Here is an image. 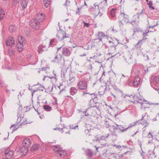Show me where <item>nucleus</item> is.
<instances>
[{
  "instance_id": "c756f323",
  "label": "nucleus",
  "mask_w": 159,
  "mask_h": 159,
  "mask_svg": "<svg viewBox=\"0 0 159 159\" xmlns=\"http://www.w3.org/2000/svg\"><path fill=\"white\" fill-rule=\"evenodd\" d=\"M58 52H56L55 53V57L54 58V59L52 61V62L57 63L59 62V61H60V60H61V57H60V58H58V57L57 53Z\"/></svg>"
},
{
  "instance_id": "412c9836",
  "label": "nucleus",
  "mask_w": 159,
  "mask_h": 159,
  "mask_svg": "<svg viewBox=\"0 0 159 159\" xmlns=\"http://www.w3.org/2000/svg\"><path fill=\"white\" fill-rule=\"evenodd\" d=\"M22 144L25 146L30 147L31 145V142L30 140L29 139H25L23 141Z\"/></svg>"
},
{
  "instance_id": "864d4df0",
  "label": "nucleus",
  "mask_w": 159,
  "mask_h": 159,
  "mask_svg": "<svg viewBox=\"0 0 159 159\" xmlns=\"http://www.w3.org/2000/svg\"><path fill=\"white\" fill-rule=\"evenodd\" d=\"M92 131H90L87 129H85L84 132L86 134L88 135H91V133L92 132Z\"/></svg>"
},
{
  "instance_id": "4c0bfd02",
  "label": "nucleus",
  "mask_w": 159,
  "mask_h": 159,
  "mask_svg": "<svg viewBox=\"0 0 159 159\" xmlns=\"http://www.w3.org/2000/svg\"><path fill=\"white\" fill-rule=\"evenodd\" d=\"M125 13L124 12H122L121 11L120 12V14L118 16V19L119 21H121L123 20V17H124V15Z\"/></svg>"
},
{
  "instance_id": "20e7f679",
  "label": "nucleus",
  "mask_w": 159,
  "mask_h": 159,
  "mask_svg": "<svg viewBox=\"0 0 159 159\" xmlns=\"http://www.w3.org/2000/svg\"><path fill=\"white\" fill-rule=\"evenodd\" d=\"M140 79L139 76H136L133 80L130 79L128 80L127 84L131 86H137L139 85L140 82Z\"/></svg>"
},
{
  "instance_id": "79ce46f5",
  "label": "nucleus",
  "mask_w": 159,
  "mask_h": 159,
  "mask_svg": "<svg viewBox=\"0 0 159 159\" xmlns=\"http://www.w3.org/2000/svg\"><path fill=\"white\" fill-rule=\"evenodd\" d=\"M85 129H87L88 130H89L90 131H93V130L91 129V126L89 124H86L85 125Z\"/></svg>"
},
{
  "instance_id": "bb28decb",
  "label": "nucleus",
  "mask_w": 159,
  "mask_h": 159,
  "mask_svg": "<svg viewBox=\"0 0 159 159\" xmlns=\"http://www.w3.org/2000/svg\"><path fill=\"white\" fill-rule=\"evenodd\" d=\"M70 92L71 95H74L77 93V89L75 87H72L70 89Z\"/></svg>"
},
{
  "instance_id": "f8f14e48",
  "label": "nucleus",
  "mask_w": 159,
  "mask_h": 159,
  "mask_svg": "<svg viewBox=\"0 0 159 159\" xmlns=\"http://www.w3.org/2000/svg\"><path fill=\"white\" fill-rule=\"evenodd\" d=\"M108 0H102V1L101 2L99 6H98L101 9L104 10L107 8L108 3L107 1Z\"/></svg>"
},
{
  "instance_id": "aec40b11",
  "label": "nucleus",
  "mask_w": 159,
  "mask_h": 159,
  "mask_svg": "<svg viewBox=\"0 0 159 159\" xmlns=\"http://www.w3.org/2000/svg\"><path fill=\"white\" fill-rule=\"evenodd\" d=\"M158 21L157 20H152L151 22V25H150L146 29H148L149 30L150 28H154L156 26H157L158 25Z\"/></svg>"
},
{
  "instance_id": "dca6fc26",
  "label": "nucleus",
  "mask_w": 159,
  "mask_h": 159,
  "mask_svg": "<svg viewBox=\"0 0 159 159\" xmlns=\"http://www.w3.org/2000/svg\"><path fill=\"white\" fill-rule=\"evenodd\" d=\"M151 31H150L148 29H146L145 30V31L142 34L143 38L141 39V40L144 43L145 42V41L148 38L146 37L147 36H148V33H149V32H151Z\"/></svg>"
},
{
  "instance_id": "8fccbe9b",
  "label": "nucleus",
  "mask_w": 159,
  "mask_h": 159,
  "mask_svg": "<svg viewBox=\"0 0 159 159\" xmlns=\"http://www.w3.org/2000/svg\"><path fill=\"white\" fill-rule=\"evenodd\" d=\"M137 122H133V123H130L129 125V126L127 127V129H129V128L131 127H132L133 126H135Z\"/></svg>"
},
{
  "instance_id": "13d9d810",
  "label": "nucleus",
  "mask_w": 159,
  "mask_h": 159,
  "mask_svg": "<svg viewBox=\"0 0 159 159\" xmlns=\"http://www.w3.org/2000/svg\"><path fill=\"white\" fill-rule=\"evenodd\" d=\"M63 128H56L54 129V130H58L59 131H62V132H64V130H63V129H65V127L63 126Z\"/></svg>"
},
{
  "instance_id": "473e14b6",
  "label": "nucleus",
  "mask_w": 159,
  "mask_h": 159,
  "mask_svg": "<svg viewBox=\"0 0 159 159\" xmlns=\"http://www.w3.org/2000/svg\"><path fill=\"white\" fill-rule=\"evenodd\" d=\"M110 159H119V156L116 153H112L110 155Z\"/></svg>"
},
{
  "instance_id": "a878e982",
  "label": "nucleus",
  "mask_w": 159,
  "mask_h": 159,
  "mask_svg": "<svg viewBox=\"0 0 159 159\" xmlns=\"http://www.w3.org/2000/svg\"><path fill=\"white\" fill-rule=\"evenodd\" d=\"M5 154L6 157H7V158L9 159L11 158L12 156L14 154V152L12 150H9L7 152L6 151L5 152Z\"/></svg>"
},
{
  "instance_id": "9d476101",
  "label": "nucleus",
  "mask_w": 159,
  "mask_h": 159,
  "mask_svg": "<svg viewBox=\"0 0 159 159\" xmlns=\"http://www.w3.org/2000/svg\"><path fill=\"white\" fill-rule=\"evenodd\" d=\"M85 94H88L89 95V97L90 100L93 99V101L95 103H97V101L98 100V98L97 97L96 94H95L94 93H86L84 92L82 95L84 96Z\"/></svg>"
},
{
  "instance_id": "1a4fd4ad",
  "label": "nucleus",
  "mask_w": 159,
  "mask_h": 159,
  "mask_svg": "<svg viewBox=\"0 0 159 159\" xmlns=\"http://www.w3.org/2000/svg\"><path fill=\"white\" fill-rule=\"evenodd\" d=\"M31 26L35 30L39 29L40 27V22L37 19H34L30 22Z\"/></svg>"
},
{
  "instance_id": "ddd939ff",
  "label": "nucleus",
  "mask_w": 159,
  "mask_h": 159,
  "mask_svg": "<svg viewBox=\"0 0 159 159\" xmlns=\"http://www.w3.org/2000/svg\"><path fill=\"white\" fill-rule=\"evenodd\" d=\"M83 113H84V116H91L93 113L95 112V111L92 108H87L84 111Z\"/></svg>"
},
{
  "instance_id": "3c124183",
  "label": "nucleus",
  "mask_w": 159,
  "mask_h": 159,
  "mask_svg": "<svg viewBox=\"0 0 159 159\" xmlns=\"http://www.w3.org/2000/svg\"><path fill=\"white\" fill-rule=\"evenodd\" d=\"M21 120H22V122L20 124V125H23L25 124H28L29 123L26 122V120L25 119L22 118Z\"/></svg>"
},
{
  "instance_id": "e433bc0d",
  "label": "nucleus",
  "mask_w": 159,
  "mask_h": 159,
  "mask_svg": "<svg viewBox=\"0 0 159 159\" xmlns=\"http://www.w3.org/2000/svg\"><path fill=\"white\" fill-rule=\"evenodd\" d=\"M119 96H120L121 97L125 98L126 97H131L132 98H133L134 97V96L132 95H125L124 93H123L122 91H121V92L120 93V95Z\"/></svg>"
},
{
  "instance_id": "2eb2a0df",
  "label": "nucleus",
  "mask_w": 159,
  "mask_h": 159,
  "mask_svg": "<svg viewBox=\"0 0 159 159\" xmlns=\"http://www.w3.org/2000/svg\"><path fill=\"white\" fill-rule=\"evenodd\" d=\"M83 149H84L85 154L88 156L89 159H90L91 158L93 155V152L92 150L89 148L84 149V148H83Z\"/></svg>"
},
{
  "instance_id": "7c9ffc66",
  "label": "nucleus",
  "mask_w": 159,
  "mask_h": 159,
  "mask_svg": "<svg viewBox=\"0 0 159 159\" xmlns=\"http://www.w3.org/2000/svg\"><path fill=\"white\" fill-rule=\"evenodd\" d=\"M147 4L148 5L149 8L150 10L155 9V7L152 6L153 2L152 1H149L147 3Z\"/></svg>"
},
{
  "instance_id": "774afa93",
  "label": "nucleus",
  "mask_w": 159,
  "mask_h": 159,
  "mask_svg": "<svg viewBox=\"0 0 159 159\" xmlns=\"http://www.w3.org/2000/svg\"><path fill=\"white\" fill-rule=\"evenodd\" d=\"M104 89L105 90H107V89L109 90L110 89V88H109V85H108L107 84H106L105 88V89Z\"/></svg>"
},
{
  "instance_id": "2f4dec72",
  "label": "nucleus",
  "mask_w": 159,
  "mask_h": 159,
  "mask_svg": "<svg viewBox=\"0 0 159 159\" xmlns=\"http://www.w3.org/2000/svg\"><path fill=\"white\" fill-rule=\"evenodd\" d=\"M16 27L13 25H10L9 28V31L10 33L13 32L16 30Z\"/></svg>"
},
{
  "instance_id": "69168bd1",
  "label": "nucleus",
  "mask_w": 159,
  "mask_h": 159,
  "mask_svg": "<svg viewBox=\"0 0 159 159\" xmlns=\"http://www.w3.org/2000/svg\"><path fill=\"white\" fill-rule=\"evenodd\" d=\"M99 137H97V136H96L95 137L94 140H93L94 141H95L96 142H98L99 143Z\"/></svg>"
},
{
  "instance_id": "09e8293b",
  "label": "nucleus",
  "mask_w": 159,
  "mask_h": 159,
  "mask_svg": "<svg viewBox=\"0 0 159 159\" xmlns=\"http://www.w3.org/2000/svg\"><path fill=\"white\" fill-rule=\"evenodd\" d=\"M102 13L100 12V10L99 9H97V12L94 13L95 16H99V17L102 16Z\"/></svg>"
},
{
  "instance_id": "39448f33",
  "label": "nucleus",
  "mask_w": 159,
  "mask_h": 159,
  "mask_svg": "<svg viewBox=\"0 0 159 159\" xmlns=\"http://www.w3.org/2000/svg\"><path fill=\"white\" fill-rule=\"evenodd\" d=\"M139 22L135 20L131 21L129 23L131 24L133 28V34L136 32H142V29L139 27Z\"/></svg>"
},
{
  "instance_id": "052dcab7",
  "label": "nucleus",
  "mask_w": 159,
  "mask_h": 159,
  "mask_svg": "<svg viewBox=\"0 0 159 159\" xmlns=\"http://www.w3.org/2000/svg\"><path fill=\"white\" fill-rule=\"evenodd\" d=\"M119 24L120 28L121 29H123V28L124 24L121 22V21H119Z\"/></svg>"
},
{
  "instance_id": "423d86ee",
  "label": "nucleus",
  "mask_w": 159,
  "mask_h": 159,
  "mask_svg": "<svg viewBox=\"0 0 159 159\" xmlns=\"http://www.w3.org/2000/svg\"><path fill=\"white\" fill-rule=\"evenodd\" d=\"M57 52H59L60 50H61L62 55L64 56L69 57L71 54L70 50L68 48L63 47V45L60 47L57 48Z\"/></svg>"
},
{
  "instance_id": "72a5a7b5",
  "label": "nucleus",
  "mask_w": 159,
  "mask_h": 159,
  "mask_svg": "<svg viewBox=\"0 0 159 159\" xmlns=\"http://www.w3.org/2000/svg\"><path fill=\"white\" fill-rule=\"evenodd\" d=\"M144 43L141 40H140L139 42L135 45V46L136 48H141L142 45Z\"/></svg>"
},
{
  "instance_id": "e2e57ef3",
  "label": "nucleus",
  "mask_w": 159,
  "mask_h": 159,
  "mask_svg": "<svg viewBox=\"0 0 159 159\" xmlns=\"http://www.w3.org/2000/svg\"><path fill=\"white\" fill-rule=\"evenodd\" d=\"M81 9V7L80 8L78 7L77 8V10L76 11L75 14L76 15H79L80 16V9Z\"/></svg>"
},
{
  "instance_id": "f704fd0d",
  "label": "nucleus",
  "mask_w": 159,
  "mask_h": 159,
  "mask_svg": "<svg viewBox=\"0 0 159 159\" xmlns=\"http://www.w3.org/2000/svg\"><path fill=\"white\" fill-rule=\"evenodd\" d=\"M43 108L44 109L47 111H50L52 110V107L49 105H44L43 106Z\"/></svg>"
},
{
  "instance_id": "6e6d98bb",
  "label": "nucleus",
  "mask_w": 159,
  "mask_h": 159,
  "mask_svg": "<svg viewBox=\"0 0 159 159\" xmlns=\"http://www.w3.org/2000/svg\"><path fill=\"white\" fill-rule=\"evenodd\" d=\"M125 60H126V62L128 64H130L132 62V60L131 57H129V58H126L125 59Z\"/></svg>"
},
{
  "instance_id": "6ab92c4d",
  "label": "nucleus",
  "mask_w": 159,
  "mask_h": 159,
  "mask_svg": "<svg viewBox=\"0 0 159 159\" xmlns=\"http://www.w3.org/2000/svg\"><path fill=\"white\" fill-rule=\"evenodd\" d=\"M45 15L44 14H38L37 16V20L41 22L45 19Z\"/></svg>"
},
{
  "instance_id": "4be33fe9",
  "label": "nucleus",
  "mask_w": 159,
  "mask_h": 159,
  "mask_svg": "<svg viewBox=\"0 0 159 159\" xmlns=\"http://www.w3.org/2000/svg\"><path fill=\"white\" fill-rule=\"evenodd\" d=\"M116 126L120 132H124L127 130V128L124 125H116Z\"/></svg>"
},
{
  "instance_id": "a211bd4d",
  "label": "nucleus",
  "mask_w": 159,
  "mask_h": 159,
  "mask_svg": "<svg viewBox=\"0 0 159 159\" xmlns=\"http://www.w3.org/2000/svg\"><path fill=\"white\" fill-rule=\"evenodd\" d=\"M97 36L98 38V39L99 40V41L101 42L102 41V39L105 37L107 36V35L105 34L103 32H98V33Z\"/></svg>"
},
{
  "instance_id": "0eeeda50",
  "label": "nucleus",
  "mask_w": 159,
  "mask_h": 159,
  "mask_svg": "<svg viewBox=\"0 0 159 159\" xmlns=\"http://www.w3.org/2000/svg\"><path fill=\"white\" fill-rule=\"evenodd\" d=\"M53 150L56 152H59V153L58 154L61 157H64L66 155V151L62 149V148H61L59 145H54Z\"/></svg>"
},
{
  "instance_id": "a18cd8bd",
  "label": "nucleus",
  "mask_w": 159,
  "mask_h": 159,
  "mask_svg": "<svg viewBox=\"0 0 159 159\" xmlns=\"http://www.w3.org/2000/svg\"><path fill=\"white\" fill-rule=\"evenodd\" d=\"M121 90L118 89H115V93L117 96H119Z\"/></svg>"
},
{
  "instance_id": "37998d69",
  "label": "nucleus",
  "mask_w": 159,
  "mask_h": 159,
  "mask_svg": "<svg viewBox=\"0 0 159 159\" xmlns=\"http://www.w3.org/2000/svg\"><path fill=\"white\" fill-rule=\"evenodd\" d=\"M100 91H99V94L100 95H102L105 93V90L102 87L101 88H100Z\"/></svg>"
},
{
  "instance_id": "58836bf2",
  "label": "nucleus",
  "mask_w": 159,
  "mask_h": 159,
  "mask_svg": "<svg viewBox=\"0 0 159 159\" xmlns=\"http://www.w3.org/2000/svg\"><path fill=\"white\" fill-rule=\"evenodd\" d=\"M43 2L45 7L46 8L48 7L50 3V0H43Z\"/></svg>"
},
{
  "instance_id": "49530a36",
  "label": "nucleus",
  "mask_w": 159,
  "mask_h": 159,
  "mask_svg": "<svg viewBox=\"0 0 159 159\" xmlns=\"http://www.w3.org/2000/svg\"><path fill=\"white\" fill-rule=\"evenodd\" d=\"M57 42V40L56 39H53L50 40L49 43V46H52V43H56Z\"/></svg>"
},
{
  "instance_id": "5701e85b",
  "label": "nucleus",
  "mask_w": 159,
  "mask_h": 159,
  "mask_svg": "<svg viewBox=\"0 0 159 159\" xmlns=\"http://www.w3.org/2000/svg\"><path fill=\"white\" fill-rule=\"evenodd\" d=\"M39 147L40 145L39 144L35 143L32 145L30 150L32 152H36L39 150Z\"/></svg>"
},
{
  "instance_id": "f03ea898",
  "label": "nucleus",
  "mask_w": 159,
  "mask_h": 159,
  "mask_svg": "<svg viewBox=\"0 0 159 159\" xmlns=\"http://www.w3.org/2000/svg\"><path fill=\"white\" fill-rule=\"evenodd\" d=\"M61 31L58 32L57 34V36L59 40H61L66 39V41H70V39L68 35H66V32L62 30H60Z\"/></svg>"
},
{
  "instance_id": "c03bdc74",
  "label": "nucleus",
  "mask_w": 159,
  "mask_h": 159,
  "mask_svg": "<svg viewBox=\"0 0 159 159\" xmlns=\"http://www.w3.org/2000/svg\"><path fill=\"white\" fill-rule=\"evenodd\" d=\"M154 11L152 12L154 15L157 16V15L159 14V10H158L157 8H155V10H153Z\"/></svg>"
},
{
  "instance_id": "b1692460",
  "label": "nucleus",
  "mask_w": 159,
  "mask_h": 159,
  "mask_svg": "<svg viewBox=\"0 0 159 159\" xmlns=\"http://www.w3.org/2000/svg\"><path fill=\"white\" fill-rule=\"evenodd\" d=\"M28 148H29L28 147L25 146L23 145L20 148V151L21 152L23 153L24 155H25L28 152Z\"/></svg>"
},
{
  "instance_id": "5fc2aeb1",
  "label": "nucleus",
  "mask_w": 159,
  "mask_h": 159,
  "mask_svg": "<svg viewBox=\"0 0 159 159\" xmlns=\"http://www.w3.org/2000/svg\"><path fill=\"white\" fill-rule=\"evenodd\" d=\"M138 102L139 103V102ZM141 103V108H143L144 109H145V108H149V107H147L146 106V105L145 103H142V102H140Z\"/></svg>"
},
{
  "instance_id": "c85d7f7f",
  "label": "nucleus",
  "mask_w": 159,
  "mask_h": 159,
  "mask_svg": "<svg viewBox=\"0 0 159 159\" xmlns=\"http://www.w3.org/2000/svg\"><path fill=\"white\" fill-rule=\"evenodd\" d=\"M18 40L19 43L21 44H23V43L25 44V39L21 36H19L18 37Z\"/></svg>"
},
{
  "instance_id": "a19ab883",
  "label": "nucleus",
  "mask_w": 159,
  "mask_h": 159,
  "mask_svg": "<svg viewBox=\"0 0 159 159\" xmlns=\"http://www.w3.org/2000/svg\"><path fill=\"white\" fill-rule=\"evenodd\" d=\"M8 52L10 56H12L14 54V50L11 48H9L8 50Z\"/></svg>"
},
{
  "instance_id": "9b49d317",
  "label": "nucleus",
  "mask_w": 159,
  "mask_h": 159,
  "mask_svg": "<svg viewBox=\"0 0 159 159\" xmlns=\"http://www.w3.org/2000/svg\"><path fill=\"white\" fill-rule=\"evenodd\" d=\"M6 44L7 46H11V44L13 45L15 44L14 39L12 37H9L6 41Z\"/></svg>"
},
{
  "instance_id": "de8ad7c7",
  "label": "nucleus",
  "mask_w": 159,
  "mask_h": 159,
  "mask_svg": "<svg viewBox=\"0 0 159 159\" xmlns=\"http://www.w3.org/2000/svg\"><path fill=\"white\" fill-rule=\"evenodd\" d=\"M62 86H63V85L61 84H60L59 86L58 87L59 89H61V91L59 93H61L63 91H65L66 90L65 89V88H61Z\"/></svg>"
},
{
  "instance_id": "0e129e2a",
  "label": "nucleus",
  "mask_w": 159,
  "mask_h": 159,
  "mask_svg": "<svg viewBox=\"0 0 159 159\" xmlns=\"http://www.w3.org/2000/svg\"><path fill=\"white\" fill-rule=\"evenodd\" d=\"M44 89L43 86H41L37 88V90H40L41 91H43V89Z\"/></svg>"
},
{
  "instance_id": "ea45409f",
  "label": "nucleus",
  "mask_w": 159,
  "mask_h": 159,
  "mask_svg": "<svg viewBox=\"0 0 159 159\" xmlns=\"http://www.w3.org/2000/svg\"><path fill=\"white\" fill-rule=\"evenodd\" d=\"M44 48H46V46L45 45H42L40 47L39 50V52H42L44 51Z\"/></svg>"
},
{
  "instance_id": "7ed1b4c3",
  "label": "nucleus",
  "mask_w": 159,
  "mask_h": 159,
  "mask_svg": "<svg viewBox=\"0 0 159 159\" xmlns=\"http://www.w3.org/2000/svg\"><path fill=\"white\" fill-rule=\"evenodd\" d=\"M77 86L80 90H86L88 88V82L86 80L82 79L78 82Z\"/></svg>"
},
{
  "instance_id": "f3484780",
  "label": "nucleus",
  "mask_w": 159,
  "mask_h": 159,
  "mask_svg": "<svg viewBox=\"0 0 159 159\" xmlns=\"http://www.w3.org/2000/svg\"><path fill=\"white\" fill-rule=\"evenodd\" d=\"M109 135H110L109 134H108V135L105 137L104 136H102L99 137V143L102 145L106 146L107 144L106 143H104V144H103L102 143V142H106L105 139L107 138L108 136Z\"/></svg>"
},
{
  "instance_id": "680f3d73",
  "label": "nucleus",
  "mask_w": 159,
  "mask_h": 159,
  "mask_svg": "<svg viewBox=\"0 0 159 159\" xmlns=\"http://www.w3.org/2000/svg\"><path fill=\"white\" fill-rule=\"evenodd\" d=\"M78 127V126L77 125L74 126L73 125H70V129H76Z\"/></svg>"
},
{
  "instance_id": "4468645a",
  "label": "nucleus",
  "mask_w": 159,
  "mask_h": 159,
  "mask_svg": "<svg viewBox=\"0 0 159 159\" xmlns=\"http://www.w3.org/2000/svg\"><path fill=\"white\" fill-rule=\"evenodd\" d=\"M112 129L113 130L111 131L112 133L111 135V136L113 135H115L116 137H117L118 134L120 133V132L118 130V129L116 126L113 125L112 126Z\"/></svg>"
},
{
  "instance_id": "bf43d9fd",
  "label": "nucleus",
  "mask_w": 159,
  "mask_h": 159,
  "mask_svg": "<svg viewBox=\"0 0 159 159\" xmlns=\"http://www.w3.org/2000/svg\"><path fill=\"white\" fill-rule=\"evenodd\" d=\"M154 81H155L156 83L158 82H159V76H155L153 78Z\"/></svg>"
},
{
  "instance_id": "6e6552de",
  "label": "nucleus",
  "mask_w": 159,
  "mask_h": 159,
  "mask_svg": "<svg viewBox=\"0 0 159 159\" xmlns=\"http://www.w3.org/2000/svg\"><path fill=\"white\" fill-rule=\"evenodd\" d=\"M119 10L116 8H112L109 12V17L113 20H115L116 15L119 12Z\"/></svg>"
},
{
  "instance_id": "cd10ccee",
  "label": "nucleus",
  "mask_w": 159,
  "mask_h": 159,
  "mask_svg": "<svg viewBox=\"0 0 159 159\" xmlns=\"http://www.w3.org/2000/svg\"><path fill=\"white\" fill-rule=\"evenodd\" d=\"M124 17H123L124 21L126 23H129L131 21L130 20L129 16L126 14L124 15Z\"/></svg>"
},
{
  "instance_id": "338daca9",
  "label": "nucleus",
  "mask_w": 159,
  "mask_h": 159,
  "mask_svg": "<svg viewBox=\"0 0 159 159\" xmlns=\"http://www.w3.org/2000/svg\"><path fill=\"white\" fill-rule=\"evenodd\" d=\"M147 104H149L150 105H159V103H152V102H148Z\"/></svg>"
},
{
  "instance_id": "f257e3e1",
  "label": "nucleus",
  "mask_w": 159,
  "mask_h": 159,
  "mask_svg": "<svg viewBox=\"0 0 159 159\" xmlns=\"http://www.w3.org/2000/svg\"><path fill=\"white\" fill-rule=\"evenodd\" d=\"M109 42L110 43H112L114 44L113 45H111L110 46V48L108 50V51L109 52L108 54L111 55L114 53H116V54L111 56L110 57L108 58L107 60H109L110 58H112L117 54V49L118 47L117 44H115L113 42L109 41Z\"/></svg>"
},
{
  "instance_id": "c9c22d12",
  "label": "nucleus",
  "mask_w": 159,
  "mask_h": 159,
  "mask_svg": "<svg viewBox=\"0 0 159 159\" xmlns=\"http://www.w3.org/2000/svg\"><path fill=\"white\" fill-rule=\"evenodd\" d=\"M4 16L5 12L4 10L2 9H0V20H2Z\"/></svg>"
},
{
  "instance_id": "393cba45",
  "label": "nucleus",
  "mask_w": 159,
  "mask_h": 159,
  "mask_svg": "<svg viewBox=\"0 0 159 159\" xmlns=\"http://www.w3.org/2000/svg\"><path fill=\"white\" fill-rule=\"evenodd\" d=\"M28 0H22L20 3L22 8L24 10L27 7L28 3Z\"/></svg>"
},
{
  "instance_id": "603ef678",
  "label": "nucleus",
  "mask_w": 159,
  "mask_h": 159,
  "mask_svg": "<svg viewBox=\"0 0 159 159\" xmlns=\"http://www.w3.org/2000/svg\"><path fill=\"white\" fill-rule=\"evenodd\" d=\"M140 123L143 125L145 124L144 127L148 126L149 125V123L147 121V120H146L144 119V121L143 122H140Z\"/></svg>"
},
{
  "instance_id": "4d7b16f0",
  "label": "nucleus",
  "mask_w": 159,
  "mask_h": 159,
  "mask_svg": "<svg viewBox=\"0 0 159 159\" xmlns=\"http://www.w3.org/2000/svg\"><path fill=\"white\" fill-rule=\"evenodd\" d=\"M82 23H83L84 24V27L85 26L89 28L90 26L91 25V24H89V23H86L84 22V21H83V22H82Z\"/></svg>"
}]
</instances>
